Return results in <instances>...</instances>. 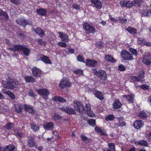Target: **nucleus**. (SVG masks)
<instances>
[{
  "mask_svg": "<svg viewBox=\"0 0 151 151\" xmlns=\"http://www.w3.org/2000/svg\"><path fill=\"white\" fill-rule=\"evenodd\" d=\"M40 60L46 64H51L52 62L49 57L44 55H42L40 57Z\"/></svg>",
  "mask_w": 151,
  "mask_h": 151,
  "instance_id": "nucleus-26",
  "label": "nucleus"
},
{
  "mask_svg": "<svg viewBox=\"0 0 151 151\" xmlns=\"http://www.w3.org/2000/svg\"><path fill=\"white\" fill-rule=\"evenodd\" d=\"M32 75L35 77L40 78L41 77L42 71L38 68L34 67L31 69Z\"/></svg>",
  "mask_w": 151,
  "mask_h": 151,
  "instance_id": "nucleus-14",
  "label": "nucleus"
},
{
  "mask_svg": "<svg viewBox=\"0 0 151 151\" xmlns=\"http://www.w3.org/2000/svg\"><path fill=\"white\" fill-rule=\"evenodd\" d=\"M17 24L24 27H26L27 25H32V22L29 20L27 21L26 19L23 18H21L16 20Z\"/></svg>",
  "mask_w": 151,
  "mask_h": 151,
  "instance_id": "nucleus-10",
  "label": "nucleus"
},
{
  "mask_svg": "<svg viewBox=\"0 0 151 151\" xmlns=\"http://www.w3.org/2000/svg\"><path fill=\"white\" fill-rule=\"evenodd\" d=\"M141 89L145 90H148L149 89V86L146 84H142L140 86Z\"/></svg>",
  "mask_w": 151,
  "mask_h": 151,
  "instance_id": "nucleus-57",
  "label": "nucleus"
},
{
  "mask_svg": "<svg viewBox=\"0 0 151 151\" xmlns=\"http://www.w3.org/2000/svg\"><path fill=\"white\" fill-rule=\"evenodd\" d=\"M30 125L31 129L34 132H37L39 130L40 127L37 124L34 123H30Z\"/></svg>",
  "mask_w": 151,
  "mask_h": 151,
  "instance_id": "nucleus-35",
  "label": "nucleus"
},
{
  "mask_svg": "<svg viewBox=\"0 0 151 151\" xmlns=\"http://www.w3.org/2000/svg\"><path fill=\"white\" fill-rule=\"evenodd\" d=\"M139 116L142 119H144L147 117V114L144 111H140L139 114Z\"/></svg>",
  "mask_w": 151,
  "mask_h": 151,
  "instance_id": "nucleus-40",
  "label": "nucleus"
},
{
  "mask_svg": "<svg viewBox=\"0 0 151 151\" xmlns=\"http://www.w3.org/2000/svg\"><path fill=\"white\" fill-rule=\"evenodd\" d=\"M139 145L142 146H148V143L146 141L141 140L139 141Z\"/></svg>",
  "mask_w": 151,
  "mask_h": 151,
  "instance_id": "nucleus-41",
  "label": "nucleus"
},
{
  "mask_svg": "<svg viewBox=\"0 0 151 151\" xmlns=\"http://www.w3.org/2000/svg\"><path fill=\"white\" fill-rule=\"evenodd\" d=\"M9 18V17L6 12L0 9V20H2L4 19L6 20H8Z\"/></svg>",
  "mask_w": 151,
  "mask_h": 151,
  "instance_id": "nucleus-27",
  "label": "nucleus"
},
{
  "mask_svg": "<svg viewBox=\"0 0 151 151\" xmlns=\"http://www.w3.org/2000/svg\"><path fill=\"white\" fill-rule=\"evenodd\" d=\"M27 143L28 146L29 147L32 148L35 147L36 142L34 136H28L27 137Z\"/></svg>",
  "mask_w": 151,
  "mask_h": 151,
  "instance_id": "nucleus-15",
  "label": "nucleus"
},
{
  "mask_svg": "<svg viewBox=\"0 0 151 151\" xmlns=\"http://www.w3.org/2000/svg\"><path fill=\"white\" fill-rule=\"evenodd\" d=\"M14 127V124L11 122H7L6 124L4 126V128L8 130H11Z\"/></svg>",
  "mask_w": 151,
  "mask_h": 151,
  "instance_id": "nucleus-34",
  "label": "nucleus"
},
{
  "mask_svg": "<svg viewBox=\"0 0 151 151\" xmlns=\"http://www.w3.org/2000/svg\"><path fill=\"white\" fill-rule=\"evenodd\" d=\"M23 78L26 83H33L36 81L35 78L31 76L26 75Z\"/></svg>",
  "mask_w": 151,
  "mask_h": 151,
  "instance_id": "nucleus-23",
  "label": "nucleus"
},
{
  "mask_svg": "<svg viewBox=\"0 0 151 151\" xmlns=\"http://www.w3.org/2000/svg\"><path fill=\"white\" fill-rule=\"evenodd\" d=\"M92 70L94 75L98 77L101 80L105 81L107 79V75L104 70H99L97 71L96 69L93 68Z\"/></svg>",
  "mask_w": 151,
  "mask_h": 151,
  "instance_id": "nucleus-3",
  "label": "nucleus"
},
{
  "mask_svg": "<svg viewBox=\"0 0 151 151\" xmlns=\"http://www.w3.org/2000/svg\"><path fill=\"white\" fill-rule=\"evenodd\" d=\"M144 125V122L141 120H136L133 123L134 127L136 129H139Z\"/></svg>",
  "mask_w": 151,
  "mask_h": 151,
  "instance_id": "nucleus-19",
  "label": "nucleus"
},
{
  "mask_svg": "<svg viewBox=\"0 0 151 151\" xmlns=\"http://www.w3.org/2000/svg\"><path fill=\"white\" fill-rule=\"evenodd\" d=\"M28 95L31 97H34L37 96V95L34 93L30 89L28 91Z\"/></svg>",
  "mask_w": 151,
  "mask_h": 151,
  "instance_id": "nucleus-56",
  "label": "nucleus"
},
{
  "mask_svg": "<svg viewBox=\"0 0 151 151\" xmlns=\"http://www.w3.org/2000/svg\"><path fill=\"white\" fill-rule=\"evenodd\" d=\"M7 81H2L1 85L4 88L9 90H14L17 86V82L13 79L11 78L9 76H7L6 78Z\"/></svg>",
  "mask_w": 151,
  "mask_h": 151,
  "instance_id": "nucleus-1",
  "label": "nucleus"
},
{
  "mask_svg": "<svg viewBox=\"0 0 151 151\" xmlns=\"http://www.w3.org/2000/svg\"><path fill=\"white\" fill-rule=\"evenodd\" d=\"M122 105V104L119 99H116L114 101L113 104V108L114 109L120 108Z\"/></svg>",
  "mask_w": 151,
  "mask_h": 151,
  "instance_id": "nucleus-20",
  "label": "nucleus"
},
{
  "mask_svg": "<svg viewBox=\"0 0 151 151\" xmlns=\"http://www.w3.org/2000/svg\"><path fill=\"white\" fill-rule=\"evenodd\" d=\"M139 77H137L135 76H132L131 77L132 80L136 82H138L141 81L139 78Z\"/></svg>",
  "mask_w": 151,
  "mask_h": 151,
  "instance_id": "nucleus-53",
  "label": "nucleus"
},
{
  "mask_svg": "<svg viewBox=\"0 0 151 151\" xmlns=\"http://www.w3.org/2000/svg\"><path fill=\"white\" fill-rule=\"evenodd\" d=\"M54 124L52 122H46L43 125V127L45 129L52 130L53 129L54 127Z\"/></svg>",
  "mask_w": 151,
  "mask_h": 151,
  "instance_id": "nucleus-21",
  "label": "nucleus"
},
{
  "mask_svg": "<svg viewBox=\"0 0 151 151\" xmlns=\"http://www.w3.org/2000/svg\"><path fill=\"white\" fill-rule=\"evenodd\" d=\"M58 33L59 35V37L62 41L66 42H69L70 40L67 34L61 32H59Z\"/></svg>",
  "mask_w": 151,
  "mask_h": 151,
  "instance_id": "nucleus-18",
  "label": "nucleus"
},
{
  "mask_svg": "<svg viewBox=\"0 0 151 151\" xmlns=\"http://www.w3.org/2000/svg\"><path fill=\"white\" fill-rule=\"evenodd\" d=\"M108 146L109 150L111 151H115V144L112 143H109L108 145Z\"/></svg>",
  "mask_w": 151,
  "mask_h": 151,
  "instance_id": "nucleus-42",
  "label": "nucleus"
},
{
  "mask_svg": "<svg viewBox=\"0 0 151 151\" xmlns=\"http://www.w3.org/2000/svg\"><path fill=\"white\" fill-rule=\"evenodd\" d=\"M129 50L134 55L136 56H137V55L138 54L136 49L131 48H129Z\"/></svg>",
  "mask_w": 151,
  "mask_h": 151,
  "instance_id": "nucleus-49",
  "label": "nucleus"
},
{
  "mask_svg": "<svg viewBox=\"0 0 151 151\" xmlns=\"http://www.w3.org/2000/svg\"><path fill=\"white\" fill-rule=\"evenodd\" d=\"M126 30L131 35H136L137 34V30L131 26L127 27Z\"/></svg>",
  "mask_w": 151,
  "mask_h": 151,
  "instance_id": "nucleus-31",
  "label": "nucleus"
},
{
  "mask_svg": "<svg viewBox=\"0 0 151 151\" xmlns=\"http://www.w3.org/2000/svg\"><path fill=\"white\" fill-rule=\"evenodd\" d=\"M58 99V101L60 103H64L66 102V100L65 99L60 96H59Z\"/></svg>",
  "mask_w": 151,
  "mask_h": 151,
  "instance_id": "nucleus-60",
  "label": "nucleus"
},
{
  "mask_svg": "<svg viewBox=\"0 0 151 151\" xmlns=\"http://www.w3.org/2000/svg\"><path fill=\"white\" fill-rule=\"evenodd\" d=\"M95 45L99 49H102L104 47L103 44L100 42H96Z\"/></svg>",
  "mask_w": 151,
  "mask_h": 151,
  "instance_id": "nucleus-45",
  "label": "nucleus"
},
{
  "mask_svg": "<svg viewBox=\"0 0 151 151\" xmlns=\"http://www.w3.org/2000/svg\"><path fill=\"white\" fill-rule=\"evenodd\" d=\"M66 42H60L58 43V45L61 47H65L67 46V44L65 43Z\"/></svg>",
  "mask_w": 151,
  "mask_h": 151,
  "instance_id": "nucleus-52",
  "label": "nucleus"
},
{
  "mask_svg": "<svg viewBox=\"0 0 151 151\" xmlns=\"http://www.w3.org/2000/svg\"><path fill=\"white\" fill-rule=\"evenodd\" d=\"M88 123L90 125L94 127L96 124L95 120L94 119L88 120Z\"/></svg>",
  "mask_w": 151,
  "mask_h": 151,
  "instance_id": "nucleus-46",
  "label": "nucleus"
},
{
  "mask_svg": "<svg viewBox=\"0 0 151 151\" xmlns=\"http://www.w3.org/2000/svg\"><path fill=\"white\" fill-rule=\"evenodd\" d=\"M141 14L143 17H150L151 16V10L144 9L142 12Z\"/></svg>",
  "mask_w": 151,
  "mask_h": 151,
  "instance_id": "nucleus-30",
  "label": "nucleus"
},
{
  "mask_svg": "<svg viewBox=\"0 0 151 151\" xmlns=\"http://www.w3.org/2000/svg\"><path fill=\"white\" fill-rule=\"evenodd\" d=\"M105 59L106 60L112 63H115L116 62V60L113 57L109 55H106L105 56Z\"/></svg>",
  "mask_w": 151,
  "mask_h": 151,
  "instance_id": "nucleus-33",
  "label": "nucleus"
},
{
  "mask_svg": "<svg viewBox=\"0 0 151 151\" xmlns=\"http://www.w3.org/2000/svg\"><path fill=\"white\" fill-rule=\"evenodd\" d=\"M73 105L74 109L80 113L82 112L83 106L81 102L75 100L73 101Z\"/></svg>",
  "mask_w": 151,
  "mask_h": 151,
  "instance_id": "nucleus-13",
  "label": "nucleus"
},
{
  "mask_svg": "<svg viewBox=\"0 0 151 151\" xmlns=\"http://www.w3.org/2000/svg\"><path fill=\"white\" fill-rule=\"evenodd\" d=\"M83 27L87 34H93L96 32L95 28L87 22H85L83 23Z\"/></svg>",
  "mask_w": 151,
  "mask_h": 151,
  "instance_id": "nucleus-4",
  "label": "nucleus"
},
{
  "mask_svg": "<svg viewBox=\"0 0 151 151\" xmlns=\"http://www.w3.org/2000/svg\"><path fill=\"white\" fill-rule=\"evenodd\" d=\"M14 108L15 109V111L17 113H20L22 111V105L20 103L14 104Z\"/></svg>",
  "mask_w": 151,
  "mask_h": 151,
  "instance_id": "nucleus-32",
  "label": "nucleus"
},
{
  "mask_svg": "<svg viewBox=\"0 0 151 151\" xmlns=\"http://www.w3.org/2000/svg\"><path fill=\"white\" fill-rule=\"evenodd\" d=\"M94 91L93 92V94L96 97L101 100L104 99V96L103 94L99 91H96L94 89Z\"/></svg>",
  "mask_w": 151,
  "mask_h": 151,
  "instance_id": "nucleus-28",
  "label": "nucleus"
},
{
  "mask_svg": "<svg viewBox=\"0 0 151 151\" xmlns=\"http://www.w3.org/2000/svg\"><path fill=\"white\" fill-rule=\"evenodd\" d=\"M5 149L8 150L9 151H13L15 149V147L14 145L10 144L6 146Z\"/></svg>",
  "mask_w": 151,
  "mask_h": 151,
  "instance_id": "nucleus-39",
  "label": "nucleus"
},
{
  "mask_svg": "<svg viewBox=\"0 0 151 151\" xmlns=\"http://www.w3.org/2000/svg\"><path fill=\"white\" fill-rule=\"evenodd\" d=\"M97 62L94 60L87 59L86 61V65L90 67H94L97 65Z\"/></svg>",
  "mask_w": 151,
  "mask_h": 151,
  "instance_id": "nucleus-16",
  "label": "nucleus"
},
{
  "mask_svg": "<svg viewBox=\"0 0 151 151\" xmlns=\"http://www.w3.org/2000/svg\"><path fill=\"white\" fill-rule=\"evenodd\" d=\"M145 64L149 65L151 63V55L149 52L145 53L142 60Z\"/></svg>",
  "mask_w": 151,
  "mask_h": 151,
  "instance_id": "nucleus-12",
  "label": "nucleus"
},
{
  "mask_svg": "<svg viewBox=\"0 0 151 151\" xmlns=\"http://www.w3.org/2000/svg\"><path fill=\"white\" fill-rule=\"evenodd\" d=\"M145 74V73L143 71L140 72L138 77H139V78L141 81L144 78Z\"/></svg>",
  "mask_w": 151,
  "mask_h": 151,
  "instance_id": "nucleus-54",
  "label": "nucleus"
},
{
  "mask_svg": "<svg viewBox=\"0 0 151 151\" xmlns=\"http://www.w3.org/2000/svg\"><path fill=\"white\" fill-rule=\"evenodd\" d=\"M71 85V82L68 79L64 78L61 79L58 84L59 87L61 89L70 88Z\"/></svg>",
  "mask_w": 151,
  "mask_h": 151,
  "instance_id": "nucleus-5",
  "label": "nucleus"
},
{
  "mask_svg": "<svg viewBox=\"0 0 151 151\" xmlns=\"http://www.w3.org/2000/svg\"><path fill=\"white\" fill-rule=\"evenodd\" d=\"M91 2L97 9H100L102 7V4L100 0H91Z\"/></svg>",
  "mask_w": 151,
  "mask_h": 151,
  "instance_id": "nucleus-22",
  "label": "nucleus"
},
{
  "mask_svg": "<svg viewBox=\"0 0 151 151\" xmlns=\"http://www.w3.org/2000/svg\"><path fill=\"white\" fill-rule=\"evenodd\" d=\"M83 109L82 113H84L88 116L90 117H93L94 115V114L91 111V106L88 104H86L84 107L83 106Z\"/></svg>",
  "mask_w": 151,
  "mask_h": 151,
  "instance_id": "nucleus-9",
  "label": "nucleus"
},
{
  "mask_svg": "<svg viewBox=\"0 0 151 151\" xmlns=\"http://www.w3.org/2000/svg\"><path fill=\"white\" fill-rule=\"evenodd\" d=\"M134 95L133 94L124 95L123 97L125 98L129 103H132L134 102Z\"/></svg>",
  "mask_w": 151,
  "mask_h": 151,
  "instance_id": "nucleus-24",
  "label": "nucleus"
},
{
  "mask_svg": "<svg viewBox=\"0 0 151 151\" xmlns=\"http://www.w3.org/2000/svg\"><path fill=\"white\" fill-rule=\"evenodd\" d=\"M37 91L45 100H47L48 99V96L50 94L49 91L45 88L38 89L37 90Z\"/></svg>",
  "mask_w": 151,
  "mask_h": 151,
  "instance_id": "nucleus-8",
  "label": "nucleus"
},
{
  "mask_svg": "<svg viewBox=\"0 0 151 151\" xmlns=\"http://www.w3.org/2000/svg\"><path fill=\"white\" fill-rule=\"evenodd\" d=\"M18 35L23 39L26 38V35L24 33L22 32H20L18 34Z\"/></svg>",
  "mask_w": 151,
  "mask_h": 151,
  "instance_id": "nucleus-59",
  "label": "nucleus"
},
{
  "mask_svg": "<svg viewBox=\"0 0 151 151\" xmlns=\"http://www.w3.org/2000/svg\"><path fill=\"white\" fill-rule=\"evenodd\" d=\"M61 117L60 115L55 114L53 117V119L55 120H59L61 119Z\"/></svg>",
  "mask_w": 151,
  "mask_h": 151,
  "instance_id": "nucleus-50",
  "label": "nucleus"
},
{
  "mask_svg": "<svg viewBox=\"0 0 151 151\" xmlns=\"http://www.w3.org/2000/svg\"><path fill=\"white\" fill-rule=\"evenodd\" d=\"M115 118V116L113 114H109L106 116L105 118V119L107 121H112Z\"/></svg>",
  "mask_w": 151,
  "mask_h": 151,
  "instance_id": "nucleus-36",
  "label": "nucleus"
},
{
  "mask_svg": "<svg viewBox=\"0 0 151 151\" xmlns=\"http://www.w3.org/2000/svg\"><path fill=\"white\" fill-rule=\"evenodd\" d=\"M36 12L39 15L45 17L47 15V11L46 9L43 8L37 9H36Z\"/></svg>",
  "mask_w": 151,
  "mask_h": 151,
  "instance_id": "nucleus-25",
  "label": "nucleus"
},
{
  "mask_svg": "<svg viewBox=\"0 0 151 151\" xmlns=\"http://www.w3.org/2000/svg\"><path fill=\"white\" fill-rule=\"evenodd\" d=\"M60 109L69 115H74L76 113L74 109L68 106H63L60 108Z\"/></svg>",
  "mask_w": 151,
  "mask_h": 151,
  "instance_id": "nucleus-7",
  "label": "nucleus"
},
{
  "mask_svg": "<svg viewBox=\"0 0 151 151\" xmlns=\"http://www.w3.org/2000/svg\"><path fill=\"white\" fill-rule=\"evenodd\" d=\"M33 31L40 37H42L45 35V32L40 27H38L36 28H33Z\"/></svg>",
  "mask_w": 151,
  "mask_h": 151,
  "instance_id": "nucleus-17",
  "label": "nucleus"
},
{
  "mask_svg": "<svg viewBox=\"0 0 151 151\" xmlns=\"http://www.w3.org/2000/svg\"><path fill=\"white\" fill-rule=\"evenodd\" d=\"M120 4L122 7L130 8L135 6V4L138 5L137 3L135 0L131 1H121Z\"/></svg>",
  "mask_w": 151,
  "mask_h": 151,
  "instance_id": "nucleus-6",
  "label": "nucleus"
},
{
  "mask_svg": "<svg viewBox=\"0 0 151 151\" xmlns=\"http://www.w3.org/2000/svg\"><path fill=\"white\" fill-rule=\"evenodd\" d=\"M77 60L78 61L86 63L84 59L80 55H78L77 56Z\"/></svg>",
  "mask_w": 151,
  "mask_h": 151,
  "instance_id": "nucleus-47",
  "label": "nucleus"
},
{
  "mask_svg": "<svg viewBox=\"0 0 151 151\" xmlns=\"http://www.w3.org/2000/svg\"><path fill=\"white\" fill-rule=\"evenodd\" d=\"M118 70L121 71H124L126 70V68L122 65L120 64L118 66Z\"/></svg>",
  "mask_w": 151,
  "mask_h": 151,
  "instance_id": "nucleus-51",
  "label": "nucleus"
},
{
  "mask_svg": "<svg viewBox=\"0 0 151 151\" xmlns=\"http://www.w3.org/2000/svg\"><path fill=\"white\" fill-rule=\"evenodd\" d=\"M119 20L122 23H125V22L127 21V19L121 18L120 17H119Z\"/></svg>",
  "mask_w": 151,
  "mask_h": 151,
  "instance_id": "nucleus-61",
  "label": "nucleus"
},
{
  "mask_svg": "<svg viewBox=\"0 0 151 151\" xmlns=\"http://www.w3.org/2000/svg\"><path fill=\"white\" fill-rule=\"evenodd\" d=\"M11 2L14 4H19L21 3V0H10Z\"/></svg>",
  "mask_w": 151,
  "mask_h": 151,
  "instance_id": "nucleus-55",
  "label": "nucleus"
},
{
  "mask_svg": "<svg viewBox=\"0 0 151 151\" xmlns=\"http://www.w3.org/2000/svg\"><path fill=\"white\" fill-rule=\"evenodd\" d=\"M80 137L82 140L83 141L86 142L87 141L88 143H90V138H88L85 135H84L83 134H81L80 136Z\"/></svg>",
  "mask_w": 151,
  "mask_h": 151,
  "instance_id": "nucleus-37",
  "label": "nucleus"
},
{
  "mask_svg": "<svg viewBox=\"0 0 151 151\" xmlns=\"http://www.w3.org/2000/svg\"><path fill=\"white\" fill-rule=\"evenodd\" d=\"M145 39L141 37L138 38L137 40V43L138 45H143L144 41H145Z\"/></svg>",
  "mask_w": 151,
  "mask_h": 151,
  "instance_id": "nucleus-43",
  "label": "nucleus"
},
{
  "mask_svg": "<svg viewBox=\"0 0 151 151\" xmlns=\"http://www.w3.org/2000/svg\"><path fill=\"white\" fill-rule=\"evenodd\" d=\"M38 43L41 45H45V42L42 41L41 39H39L37 40Z\"/></svg>",
  "mask_w": 151,
  "mask_h": 151,
  "instance_id": "nucleus-62",
  "label": "nucleus"
},
{
  "mask_svg": "<svg viewBox=\"0 0 151 151\" xmlns=\"http://www.w3.org/2000/svg\"><path fill=\"white\" fill-rule=\"evenodd\" d=\"M24 108L28 112L30 113L33 114L35 113L33 107L31 106L25 104L24 105Z\"/></svg>",
  "mask_w": 151,
  "mask_h": 151,
  "instance_id": "nucleus-29",
  "label": "nucleus"
},
{
  "mask_svg": "<svg viewBox=\"0 0 151 151\" xmlns=\"http://www.w3.org/2000/svg\"><path fill=\"white\" fill-rule=\"evenodd\" d=\"M112 129H116L119 127V122L118 123H114L112 124L111 126Z\"/></svg>",
  "mask_w": 151,
  "mask_h": 151,
  "instance_id": "nucleus-58",
  "label": "nucleus"
},
{
  "mask_svg": "<svg viewBox=\"0 0 151 151\" xmlns=\"http://www.w3.org/2000/svg\"><path fill=\"white\" fill-rule=\"evenodd\" d=\"M64 50L65 51V53L66 54H69V53L73 54L75 52L74 49L71 47L66 48Z\"/></svg>",
  "mask_w": 151,
  "mask_h": 151,
  "instance_id": "nucleus-38",
  "label": "nucleus"
},
{
  "mask_svg": "<svg viewBox=\"0 0 151 151\" xmlns=\"http://www.w3.org/2000/svg\"><path fill=\"white\" fill-rule=\"evenodd\" d=\"M121 55L122 58L124 60H132L133 59L132 54H130L129 52L124 50L121 51Z\"/></svg>",
  "mask_w": 151,
  "mask_h": 151,
  "instance_id": "nucleus-11",
  "label": "nucleus"
},
{
  "mask_svg": "<svg viewBox=\"0 0 151 151\" xmlns=\"http://www.w3.org/2000/svg\"><path fill=\"white\" fill-rule=\"evenodd\" d=\"M9 96L12 99H14L15 98V96L14 94L11 91H10V93L9 94Z\"/></svg>",
  "mask_w": 151,
  "mask_h": 151,
  "instance_id": "nucleus-64",
  "label": "nucleus"
},
{
  "mask_svg": "<svg viewBox=\"0 0 151 151\" xmlns=\"http://www.w3.org/2000/svg\"><path fill=\"white\" fill-rule=\"evenodd\" d=\"M72 7L76 10H79L80 9V7L79 5L76 4H73L72 5Z\"/></svg>",
  "mask_w": 151,
  "mask_h": 151,
  "instance_id": "nucleus-63",
  "label": "nucleus"
},
{
  "mask_svg": "<svg viewBox=\"0 0 151 151\" xmlns=\"http://www.w3.org/2000/svg\"><path fill=\"white\" fill-rule=\"evenodd\" d=\"M22 132H17L15 133L14 135L17 137H19L20 138L24 137L23 134Z\"/></svg>",
  "mask_w": 151,
  "mask_h": 151,
  "instance_id": "nucleus-48",
  "label": "nucleus"
},
{
  "mask_svg": "<svg viewBox=\"0 0 151 151\" xmlns=\"http://www.w3.org/2000/svg\"><path fill=\"white\" fill-rule=\"evenodd\" d=\"M9 49L14 52L22 50L24 55L26 56L29 55L30 51L29 48L24 44L15 45L13 47L9 48Z\"/></svg>",
  "mask_w": 151,
  "mask_h": 151,
  "instance_id": "nucleus-2",
  "label": "nucleus"
},
{
  "mask_svg": "<svg viewBox=\"0 0 151 151\" xmlns=\"http://www.w3.org/2000/svg\"><path fill=\"white\" fill-rule=\"evenodd\" d=\"M83 71L82 69H77L76 70H74L73 71L74 73L76 75H83Z\"/></svg>",
  "mask_w": 151,
  "mask_h": 151,
  "instance_id": "nucleus-44",
  "label": "nucleus"
}]
</instances>
